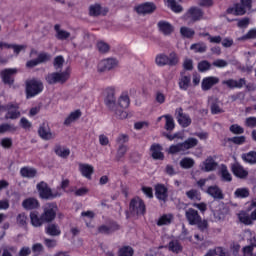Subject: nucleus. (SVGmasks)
<instances>
[{"label":"nucleus","instance_id":"8","mask_svg":"<svg viewBox=\"0 0 256 256\" xmlns=\"http://www.w3.org/2000/svg\"><path fill=\"white\" fill-rule=\"evenodd\" d=\"M104 103L110 111H114L117 107V99L115 98V87L110 86L105 89Z\"/></svg>","mask_w":256,"mask_h":256},{"label":"nucleus","instance_id":"54","mask_svg":"<svg viewBox=\"0 0 256 256\" xmlns=\"http://www.w3.org/2000/svg\"><path fill=\"white\" fill-rule=\"evenodd\" d=\"M228 141L233 143L234 145H244L245 141H247V137L245 136H234L229 138Z\"/></svg>","mask_w":256,"mask_h":256},{"label":"nucleus","instance_id":"58","mask_svg":"<svg viewBox=\"0 0 256 256\" xmlns=\"http://www.w3.org/2000/svg\"><path fill=\"white\" fill-rule=\"evenodd\" d=\"M96 47L100 53H107V52H109V49H110L109 44H107L103 41L98 42Z\"/></svg>","mask_w":256,"mask_h":256},{"label":"nucleus","instance_id":"2","mask_svg":"<svg viewBox=\"0 0 256 256\" xmlns=\"http://www.w3.org/2000/svg\"><path fill=\"white\" fill-rule=\"evenodd\" d=\"M130 105L131 99L129 98V92L124 91L118 98L116 107L114 108V110L111 111H114L116 119H127L129 114L127 113V111H125V109H128Z\"/></svg>","mask_w":256,"mask_h":256},{"label":"nucleus","instance_id":"42","mask_svg":"<svg viewBox=\"0 0 256 256\" xmlns=\"http://www.w3.org/2000/svg\"><path fill=\"white\" fill-rule=\"evenodd\" d=\"M180 35L184 39H193V37H195V30H193L187 26H182L180 28Z\"/></svg>","mask_w":256,"mask_h":256},{"label":"nucleus","instance_id":"25","mask_svg":"<svg viewBox=\"0 0 256 256\" xmlns=\"http://www.w3.org/2000/svg\"><path fill=\"white\" fill-rule=\"evenodd\" d=\"M46 235H49L50 237H59L61 235V227H59V224L49 222L44 229Z\"/></svg>","mask_w":256,"mask_h":256},{"label":"nucleus","instance_id":"13","mask_svg":"<svg viewBox=\"0 0 256 256\" xmlns=\"http://www.w3.org/2000/svg\"><path fill=\"white\" fill-rule=\"evenodd\" d=\"M156 9L157 6L153 2H146L135 6L134 11H136L138 15H151Z\"/></svg>","mask_w":256,"mask_h":256},{"label":"nucleus","instance_id":"40","mask_svg":"<svg viewBox=\"0 0 256 256\" xmlns=\"http://www.w3.org/2000/svg\"><path fill=\"white\" fill-rule=\"evenodd\" d=\"M168 249L172 253L179 254L183 251V246L179 243V240H171L168 244Z\"/></svg>","mask_w":256,"mask_h":256},{"label":"nucleus","instance_id":"9","mask_svg":"<svg viewBox=\"0 0 256 256\" xmlns=\"http://www.w3.org/2000/svg\"><path fill=\"white\" fill-rule=\"evenodd\" d=\"M15 75H17L16 68H5L0 72V77L4 85H13L15 83Z\"/></svg>","mask_w":256,"mask_h":256},{"label":"nucleus","instance_id":"63","mask_svg":"<svg viewBox=\"0 0 256 256\" xmlns=\"http://www.w3.org/2000/svg\"><path fill=\"white\" fill-rule=\"evenodd\" d=\"M245 126L249 127L250 129H255V127H256V117L255 116H250V117L246 118Z\"/></svg>","mask_w":256,"mask_h":256},{"label":"nucleus","instance_id":"4","mask_svg":"<svg viewBox=\"0 0 256 256\" xmlns=\"http://www.w3.org/2000/svg\"><path fill=\"white\" fill-rule=\"evenodd\" d=\"M155 62L158 67H165V65L175 67L179 63V56L176 52H171L169 56L167 54H158Z\"/></svg>","mask_w":256,"mask_h":256},{"label":"nucleus","instance_id":"12","mask_svg":"<svg viewBox=\"0 0 256 256\" xmlns=\"http://www.w3.org/2000/svg\"><path fill=\"white\" fill-rule=\"evenodd\" d=\"M204 15H205V12H203V9L197 6L190 7L186 12V17H188V19H191L193 23H197V21H201Z\"/></svg>","mask_w":256,"mask_h":256},{"label":"nucleus","instance_id":"17","mask_svg":"<svg viewBox=\"0 0 256 256\" xmlns=\"http://www.w3.org/2000/svg\"><path fill=\"white\" fill-rule=\"evenodd\" d=\"M206 193L216 201L225 199V194H223V190L218 185L209 186L206 190Z\"/></svg>","mask_w":256,"mask_h":256},{"label":"nucleus","instance_id":"24","mask_svg":"<svg viewBox=\"0 0 256 256\" xmlns=\"http://www.w3.org/2000/svg\"><path fill=\"white\" fill-rule=\"evenodd\" d=\"M41 204H39V200L34 197H29L23 200L22 207L25 211H33L35 209H39Z\"/></svg>","mask_w":256,"mask_h":256},{"label":"nucleus","instance_id":"14","mask_svg":"<svg viewBox=\"0 0 256 256\" xmlns=\"http://www.w3.org/2000/svg\"><path fill=\"white\" fill-rule=\"evenodd\" d=\"M118 61L115 58H107L99 62L98 71L99 73H105V71H111L118 65Z\"/></svg>","mask_w":256,"mask_h":256},{"label":"nucleus","instance_id":"20","mask_svg":"<svg viewBox=\"0 0 256 256\" xmlns=\"http://www.w3.org/2000/svg\"><path fill=\"white\" fill-rule=\"evenodd\" d=\"M202 165L201 171L205 173H211V171H215L217 167H219V164L215 161L213 156H208L205 161L202 162Z\"/></svg>","mask_w":256,"mask_h":256},{"label":"nucleus","instance_id":"15","mask_svg":"<svg viewBox=\"0 0 256 256\" xmlns=\"http://www.w3.org/2000/svg\"><path fill=\"white\" fill-rule=\"evenodd\" d=\"M157 27L164 37H169L175 33V26L165 20L159 21Z\"/></svg>","mask_w":256,"mask_h":256},{"label":"nucleus","instance_id":"37","mask_svg":"<svg viewBox=\"0 0 256 256\" xmlns=\"http://www.w3.org/2000/svg\"><path fill=\"white\" fill-rule=\"evenodd\" d=\"M135 250L129 245H124L118 249L117 256H134Z\"/></svg>","mask_w":256,"mask_h":256},{"label":"nucleus","instance_id":"55","mask_svg":"<svg viewBox=\"0 0 256 256\" xmlns=\"http://www.w3.org/2000/svg\"><path fill=\"white\" fill-rule=\"evenodd\" d=\"M0 145L3 149H11L13 147V139L9 137L2 138L0 140Z\"/></svg>","mask_w":256,"mask_h":256},{"label":"nucleus","instance_id":"35","mask_svg":"<svg viewBox=\"0 0 256 256\" xmlns=\"http://www.w3.org/2000/svg\"><path fill=\"white\" fill-rule=\"evenodd\" d=\"M165 5L168 6L173 13H182L183 12V6L181 4L177 3V0H164Z\"/></svg>","mask_w":256,"mask_h":256},{"label":"nucleus","instance_id":"18","mask_svg":"<svg viewBox=\"0 0 256 256\" xmlns=\"http://www.w3.org/2000/svg\"><path fill=\"white\" fill-rule=\"evenodd\" d=\"M150 152L152 159L155 161H163L165 159V154L163 153V146L158 143H154L150 147Z\"/></svg>","mask_w":256,"mask_h":256},{"label":"nucleus","instance_id":"43","mask_svg":"<svg viewBox=\"0 0 256 256\" xmlns=\"http://www.w3.org/2000/svg\"><path fill=\"white\" fill-rule=\"evenodd\" d=\"M238 219L240 223H243V225H253V218L252 215L247 214V212H241L238 214Z\"/></svg>","mask_w":256,"mask_h":256},{"label":"nucleus","instance_id":"39","mask_svg":"<svg viewBox=\"0 0 256 256\" xmlns=\"http://www.w3.org/2000/svg\"><path fill=\"white\" fill-rule=\"evenodd\" d=\"M199 145V140L197 138L190 137L184 142H182V148L184 151H187L189 149H193L194 147H197Z\"/></svg>","mask_w":256,"mask_h":256},{"label":"nucleus","instance_id":"23","mask_svg":"<svg viewBox=\"0 0 256 256\" xmlns=\"http://www.w3.org/2000/svg\"><path fill=\"white\" fill-rule=\"evenodd\" d=\"M226 13L228 15H235L236 17H239L247 13V8L241 3H236L234 4V7H228Z\"/></svg>","mask_w":256,"mask_h":256},{"label":"nucleus","instance_id":"36","mask_svg":"<svg viewBox=\"0 0 256 256\" xmlns=\"http://www.w3.org/2000/svg\"><path fill=\"white\" fill-rule=\"evenodd\" d=\"M220 175L222 181L225 183H231L233 181V176H231V173H229V170L227 169V165L222 164L220 169Z\"/></svg>","mask_w":256,"mask_h":256},{"label":"nucleus","instance_id":"44","mask_svg":"<svg viewBox=\"0 0 256 256\" xmlns=\"http://www.w3.org/2000/svg\"><path fill=\"white\" fill-rule=\"evenodd\" d=\"M186 197L190 199V201H201V192L197 189H191L186 191Z\"/></svg>","mask_w":256,"mask_h":256},{"label":"nucleus","instance_id":"41","mask_svg":"<svg viewBox=\"0 0 256 256\" xmlns=\"http://www.w3.org/2000/svg\"><path fill=\"white\" fill-rule=\"evenodd\" d=\"M181 91H187L191 87V76H182L178 82Z\"/></svg>","mask_w":256,"mask_h":256},{"label":"nucleus","instance_id":"22","mask_svg":"<svg viewBox=\"0 0 256 256\" xmlns=\"http://www.w3.org/2000/svg\"><path fill=\"white\" fill-rule=\"evenodd\" d=\"M109 13V8L101 7V4H93L89 7L90 17H99L100 15H107Z\"/></svg>","mask_w":256,"mask_h":256},{"label":"nucleus","instance_id":"29","mask_svg":"<svg viewBox=\"0 0 256 256\" xmlns=\"http://www.w3.org/2000/svg\"><path fill=\"white\" fill-rule=\"evenodd\" d=\"M177 119H178L179 125H181L184 129L189 127V125H191L192 123V120L189 114L183 113V108H179Z\"/></svg>","mask_w":256,"mask_h":256},{"label":"nucleus","instance_id":"46","mask_svg":"<svg viewBox=\"0 0 256 256\" xmlns=\"http://www.w3.org/2000/svg\"><path fill=\"white\" fill-rule=\"evenodd\" d=\"M171 221H173V215L164 214L158 219L157 225L158 227H163V225H170Z\"/></svg>","mask_w":256,"mask_h":256},{"label":"nucleus","instance_id":"27","mask_svg":"<svg viewBox=\"0 0 256 256\" xmlns=\"http://www.w3.org/2000/svg\"><path fill=\"white\" fill-rule=\"evenodd\" d=\"M79 171L82 177H85L88 180H91L93 173H95V168L91 164L80 163Z\"/></svg>","mask_w":256,"mask_h":256},{"label":"nucleus","instance_id":"34","mask_svg":"<svg viewBox=\"0 0 256 256\" xmlns=\"http://www.w3.org/2000/svg\"><path fill=\"white\" fill-rule=\"evenodd\" d=\"M54 30L56 31V38L59 41H65L66 39H69L71 37V33L65 30H61V25L56 24L54 26Z\"/></svg>","mask_w":256,"mask_h":256},{"label":"nucleus","instance_id":"62","mask_svg":"<svg viewBox=\"0 0 256 256\" xmlns=\"http://www.w3.org/2000/svg\"><path fill=\"white\" fill-rule=\"evenodd\" d=\"M63 63H65V58H63V56H57L54 59L53 65H54L55 69H62Z\"/></svg>","mask_w":256,"mask_h":256},{"label":"nucleus","instance_id":"47","mask_svg":"<svg viewBox=\"0 0 256 256\" xmlns=\"http://www.w3.org/2000/svg\"><path fill=\"white\" fill-rule=\"evenodd\" d=\"M191 51L194 53H205L207 51V45L203 42L195 43L190 46Z\"/></svg>","mask_w":256,"mask_h":256},{"label":"nucleus","instance_id":"31","mask_svg":"<svg viewBox=\"0 0 256 256\" xmlns=\"http://www.w3.org/2000/svg\"><path fill=\"white\" fill-rule=\"evenodd\" d=\"M20 175L26 179H33L37 176V169L24 166L20 169Z\"/></svg>","mask_w":256,"mask_h":256},{"label":"nucleus","instance_id":"53","mask_svg":"<svg viewBox=\"0 0 256 256\" xmlns=\"http://www.w3.org/2000/svg\"><path fill=\"white\" fill-rule=\"evenodd\" d=\"M249 39H256V28L250 29L245 35L239 38V41H248Z\"/></svg>","mask_w":256,"mask_h":256},{"label":"nucleus","instance_id":"52","mask_svg":"<svg viewBox=\"0 0 256 256\" xmlns=\"http://www.w3.org/2000/svg\"><path fill=\"white\" fill-rule=\"evenodd\" d=\"M211 69V63L207 60H202L198 63V71L200 73H205V71H209Z\"/></svg>","mask_w":256,"mask_h":256},{"label":"nucleus","instance_id":"16","mask_svg":"<svg viewBox=\"0 0 256 256\" xmlns=\"http://www.w3.org/2000/svg\"><path fill=\"white\" fill-rule=\"evenodd\" d=\"M219 83V77L207 76L202 79L201 89L202 91H211L215 85Z\"/></svg>","mask_w":256,"mask_h":256},{"label":"nucleus","instance_id":"33","mask_svg":"<svg viewBox=\"0 0 256 256\" xmlns=\"http://www.w3.org/2000/svg\"><path fill=\"white\" fill-rule=\"evenodd\" d=\"M242 161L248 165H256V151L251 150L241 155Z\"/></svg>","mask_w":256,"mask_h":256},{"label":"nucleus","instance_id":"32","mask_svg":"<svg viewBox=\"0 0 256 256\" xmlns=\"http://www.w3.org/2000/svg\"><path fill=\"white\" fill-rule=\"evenodd\" d=\"M83 115V112H81L80 109H77L73 112H71L67 118L64 120V125H71V123H75V121L81 119V116Z\"/></svg>","mask_w":256,"mask_h":256},{"label":"nucleus","instance_id":"28","mask_svg":"<svg viewBox=\"0 0 256 256\" xmlns=\"http://www.w3.org/2000/svg\"><path fill=\"white\" fill-rule=\"evenodd\" d=\"M232 173L238 179H247V177H249V171L245 170L241 164L232 165Z\"/></svg>","mask_w":256,"mask_h":256},{"label":"nucleus","instance_id":"48","mask_svg":"<svg viewBox=\"0 0 256 256\" xmlns=\"http://www.w3.org/2000/svg\"><path fill=\"white\" fill-rule=\"evenodd\" d=\"M165 127L164 129H166V131H169L171 133V131H173V129H175V120L173 119V116L171 115H165Z\"/></svg>","mask_w":256,"mask_h":256},{"label":"nucleus","instance_id":"6","mask_svg":"<svg viewBox=\"0 0 256 256\" xmlns=\"http://www.w3.org/2000/svg\"><path fill=\"white\" fill-rule=\"evenodd\" d=\"M70 74L67 71L64 72H53L49 73L45 79L48 85H57V83H67V80L69 79Z\"/></svg>","mask_w":256,"mask_h":256},{"label":"nucleus","instance_id":"26","mask_svg":"<svg viewBox=\"0 0 256 256\" xmlns=\"http://www.w3.org/2000/svg\"><path fill=\"white\" fill-rule=\"evenodd\" d=\"M185 217L189 225H197V222L201 219V215H199V212L193 208H189L186 211Z\"/></svg>","mask_w":256,"mask_h":256},{"label":"nucleus","instance_id":"1","mask_svg":"<svg viewBox=\"0 0 256 256\" xmlns=\"http://www.w3.org/2000/svg\"><path fill=\"white\" fill-rule=\"evenodd\" d=\"M125 213L126 219H129V215H132V217H144V215H147L145 200L139 196L133 197L129 202V211Z\"/></svg>","mask_w":256,"mask_h":256},{"label":"nucleus","instance_id":"59","mask_svg":"<svg viewBox=\"0 0 256 256\" xmlns=\"http://www.w3.org/2000/svg\"><path fill=\"white\" fill-rule=\"evenodd\" d=\"M142 193L147 197V199H153V188L150 186H142L141 188Z\"/></svg>","mask_w":256,"mask_h":256},{"label":"nucleus","instance_id":"57","mask_svg":"<svg viewBox=\"0 0 256 256\" xmlns=\"http://www.w3.org/2000/svg\"><path fill=\"white\" fill-rule=\"evenodd\" d=\"M36 60L38 61L39 65H41V63H47V61H51V54L42 52L38 54V57L36 58Z\"/></svg>","mask_w":256,"mask_h":256},{"label":"nucleus","instance_id":"45","mask_svg":"<svg viewBox=\"0 0 256 256\" xmlns=\"http://www.w3.org/2000/svg\"><path fill=\"white\" fill-rule=\"evenodd\" d=\"M249 195H250L249 188H237L234 192V197L236 199H247Z\"/></svg>","mask_w":256,"mask_h":256},{"label":"nucleus","instance_id":"50","mask_svg":"<svg viewBox=\"0 0 256 256\" xmlns=\"http://www.w3.org/2000/svg\"><path fill=\"white\" fill-rule=\"evenodd\" d=\"M229 131L230 133H233V135H243L245 133V128L239 124H232L229 127Z\"/></svg>","mask_w":256,"mask_h":256},{"label":"nucleus","instance_id":"64","mask_svg":"<svg viewBox=\"0 0 256 256\" xmlns=\"http://www.w3.org/2000/svg\"><path fill=\"white\" fill-rule=\"evenodd\" d=\"M116 143H118V145H124V143H129V135L120 134L116 139Z\"/></svg>","mask_w":256,"mask_h":256},{"label":"nucleus","instance_id":"21","mask_svg":"<svg viewBox=\"0 0 256 256\" xmlns=\"http://www.w3.org/2000/svg\"><path fill=\"white\" fill-rule=\"evenodd\" d=\"M246 83H247V80H245V78H240L238 81L230 78L228 80H224L222 82V85H226L228 89H243Z\"/></svg>","mask_w":256,"mask_h":256},{"label":"nucleus","instance_id":"56","mask_svg":"<svg viewBox=\"0 0 256 256\" xmlns=\"http://www.w3.org/2000/svg\"><path fill=\"white\" fill-rule=\"evenodd\" d=\"M181 151H185L184 148H183V144L182 143L171 145L169 147V153L171 155H176V153H181Z\"/></svg>","mask_w":256,"mask_h":256},{"label":"nucleus","instance_id":"3","mask_svg":"<svg viewBox=\"0 0 256 256\" xmlns=\"http://www.w3.org/2000/svg\"><path fill=\"white\" fill-rule=\"evenodd\" d=\"M43 89L45 86L43 82L39 79L32 78L26 81V99H33V97H37L40 93H43Z\"/></svg>","mask_w":256,"mask_h":256},{"label":"nucleus","instance_id":"19","mask_svg":"<svg viewBox=\"0 0 256 256\" xmlns=\"http://www.w3.org/2000/svg\"><path fill=\"white\" fill-rule=\"evenodd\" d=\"M38 135L44 141H51V139H55V135L51 133V128H49V124L42 123L38 129Z\"/></svg>","mask_w":256,"mask_h":256},{"label":"nucleus","instance_id":"61","mask_svg":"<svg viewBox=\"0 0 256 256\" xmlns=\"http://www.w3.org/2000/svg\"><path fill=\"white\" fill-rule=\"evenodd\" d=\"M20 127H22V129H25L26 131L31 129V127H33V124L25 117H22L20 119Z\"/></svg>","mask_w":256,"mask_h":256},{"label":"nucleus","instance_id":"60","mask_svg":"<svg viewBox=\"0 0 256 256\" xmlns=\"http://www.w3.org/2000/svg\"><path fill=\"white\" fill-rule=\"evenodd\" d=\"M199 7L209 9L215 5V0H198Z\"/></svg>","mask_w":256,"mask_h":256},{"label":"nucleus","instance_id":"10","mask_svg":"<svg viewBox=\"0 0 256 256\" xmlns=\"http://www.w3.org/2000/svg\"><path fill=\"white\" fill-rule=\"evenodd\" d=\"M155 197L160 203H166L169 199V189L165 184L158 183L154 186Z\"/></svg>","mask_w":256,"mask_h":256},{"label":"nucleus","instance_id":"49","mask_svg":"<svg viewBox=\"0 0 256 256\" xmlns=\"http://www.w3.org/2000/svg\"><path fill=\"white\" fill-rule=\"evenodd\" d=\"M17 131V128L13 124L4 123L0 125V135L3 133H15Z\"/></svg>","mask_w":256,"mask_h":256},{"label":"nucleus","instance_id":"7","mask_svg":"<svg viewBox=\"0 0 256 256\" xmlns=\"http://www.w3.org/2000/svg\"><path fill=\"white\" fill-rule=\"evenodd\" d=\"M58 209L57 203H48L41 214L44 223H53L57 217Z\"/></svg>","mask_w":256,"mask_h":256},{"label":"nucleus","instance_id":"5","mask_svg":"<svg viewBox=\"0 0 256 256\" xmlns=\"http://www.w3.org/2000/svg\"><path fill=\"white\" fill-rule=\"evenodd\" d=\"M37 191L39 193L40 199H57V197H61V193L59 192H53L51 188L49 187V184L47 182L41 181L37 184Z\"/></svg>","mask_w":256,"mask_h":256},{"label":"nucleus","instance_id":"11","mask_svg":"<svg viewBox=\"0 0 256 256\" xmlns=\"http://www.w3.org/2000/svg\"><path fill=\"white\" fill-rule=\"evenodd\" d=\"M119 229H121L119 223L115 220H110L108 225H101L98 227V233H101L102 235H111L115 233V231H119Z\"/></svg>","mask_w":256,"mask_h":256},{"label":"nucleus","instance_id":"38","mask_svg":"<svg viewBox=\"0 0 256 256\" xmlns=\"http://www.w3.org/2000/svg\"><path fill=\"white\" fill-rule=\"evenodd\" d=\"M181 169H193L195 167V160L191 157H184L179 163Z\"/></svg>","mask_w":256,"mask_h":256},{"label":"nucleus","instance_id":"51","mask_svg":"<svg viewBox=\"0 0 256 256\" xmlns=\"http://www.w3.org/2000/svg\"><path fill=\"white\" fill-rule=\"evenodd\" d=\"M127 154V146L125 144H121L118 147L117 153H116V161H121L123 157Z\"/></svg>","mask_w":256,"mask_h":256},{"label":"nucleus","instance_id":"30","mask_svg":"<svg viewBox=\"0 0 256 256\" xmlns=\"http://www.w3.org/2000/svg\"><path fill=\"white\" fill-rule=\"evenodd\" d=\"M30 221L33 227H42L45 223V221L43 220V216L40 215L39 217V212L37 211L30 212Z\"/></svg>","mask_w":256,"mask_h":256}]
</instances>
